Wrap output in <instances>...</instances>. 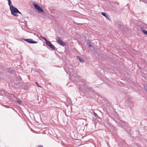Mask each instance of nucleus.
<instances>
[{
	"instance_id": "3",
	"label": "nucleus",
	"mask_w": 147,
	"mask_h": 147,
	"mask_svg": "<svg viewBox=\"0 0 147 147\" xmlns=\"http://www.w3.org/2000/svg\"><path fill=\"white\" fill-rule=\"evenodd\" d=\"M34 6L35 8L40 13L44 12V11L43 9L38 5L36 4H34Z\"/></svg>"
},
{
	"instance_id": "14",
	"label": "nucleus",
	"mask_w": 147,
	"mask_h": 147,
	"mask_svg": "<svg viewBox=\"0 0 147 147\" xmlns=\"http://www.w3.org/2000/svg\"><path fill=\"white\" fill-rule=\"evenodd\" d=\"M17 102H18V103L19 104H20L21 103V101L20 100H17Z\"/></svg>"
},
{
	"instance_id": "7",
	"label": "nucleus",
	"mask_w": 147,
	"mask_h": 147,
	"mask_svg": "<svg viewBox=\"0 0 147 147\" xmlns=\"http://www.w3.org/2000/svg\"><path fill=\"white\" fill-rule=\"evenodd\" d=\"M141 29L142 32L144 33L145 34H147V31L144 29V28L141 27Z\"/></svg>"
},
{
	"instance_id": "6",
	"label": "nucleus",
	"mask_w": 147,
	"mask_h": 147,
	"mask_svg": "<svg viewBox=\"0 0 147 147\" xmlns=\"http://www.w3.org/2000/svg\"><path fill=\"white\" fill-rule=\"evenodd\" d=\"M21 81L20 77H18L16 79L15 83L16 84H17L20 83Z\"/></svg>"
},
{
	"instance_id": "5",
	"label": "nucleus",
	"mask_w": 147,
	"mask_h": 147,
	"mask_svg": "<svg viewBox=\"0 0 147 147\" xmlns=\"http://www.w3.org/2000/svg\"><path fill=\"white\" fill-rule=\"evenodd\" d=\"M24 40L26 42L30 43H36L37 42L34 41L32 39H24Z\"/></svg>"
},
{
	"instance_id": "12",
	"label": "nucleus",
	"mask_w": 147,
	"mask_h": 147,
	"mask_svg": "<svg viewBox=\"0 0 147 147\" xmlns=\"http://www.w3.org/2000/svg\"><path fill=\"white\" fill-rule=\"evenodd\" d=\"M88 45L89 47H90L92 46V45H91L90 42H90L89 40H88Z\"/></svg>"
},
{
	"instance_id": "2",
	"label": "nucleus",
	"mask_w": 147,
	"mask_h": 147,
	"mask_svg": "<svg viewBox=\"0 0 147 147\" xmlns=\"http://www.w3.org/2000/svg\"><path fill=\"white\" fill-rule=\"evenodd\" d=\"M42 38L45 40V43L47 45L53 50H54L55 49V47L51 43L50 41H48L47 39L45 37H42Z\"/></svg>"
},
{
	"instance_id": "21",
	"label": "nucleus",
	"mask_w": 147,
	"mask_h": 147,
	"mask_svg": "<svg viewBox=\"0 0 147 147\" xmlns=\"http://www.w3.org/2000/svg\"><path fill=\"white\" fill-rule=\"evenodd\" d=\"M7 1H8L9 0H7Z\"/></svg>"
},
{
	"instance_id": "10",
	"label": "nucleus",
	"mask_w": 147,
	"mask_h": 147,
	"mask_svg": "<svg viewBox=\"0 0 147 147\" xmlns=\"http://www.w3.org/2000/svg\"><path fill=\"white\" fill-rule=\"evenodd\" d=\"M79 60L81 62H84V60L81 58L79 56H77Z\"/></svg>"
},
{
	"instance_id": "19",
	"label": "nucleus",
	"mask_w": 147,
	"mask_h": 147,
	"mask_svg": "<svg viewBox=\"0 0 147 147\" xmlns=\"http://www.w3.org/2000/svg\"><path fill=\"white\" fill-rule=\"evenodd\" d=\"M143 1L147 3V2L146 0H143Z\"/></svg>"
},
{
	"instance_id": "20",
	"label": "nucleus",
	"mask_w": 147,
	"mask_h": 147,
	"mask_svg": "<svg viewBox=\"0 0 147 147\" xmlns=\"http://www.w3.org/2000/svg\"><path fill=\"white\" fill-rule=\"evenodd\" d=\"M40 37H41V38H42V37H43V36H40Z\"/></svg>"
},
{
	"instance_id": "16",
	"label": "nucleus",
	"mask_w": 147,
	"mask_h": 147,
	"mask_svg": "<svg viewBox=\"0 0 147 147\" xmlns=\"http://www.w3.org/2000/svg\"><path fill=\"white\" fill-rule=\"evenodd\" d=\"M38 147H43V146L42 145H40L38 146Z\"/></svg>"
},
{
	"instance_id": "17",
	"label": "nucleus",
	"mask_w": 147,
	"mask_h": 147,
	"mask_svg": "<svg viewBox=\"0 0 147 147\" xmlns=\"http://www.w3.org/2000/svg\"><path fill=\"white\" fill-rule=\"evenodd\" d=\"M36 84L37 85V86L39 87H40L37 84V82H36Z\"/></svg>"
},
{
	"instance_id": "13",
	"label": "nucleus",
	"mask_w": 147,
	"mask_h": 147,
	"mask_svg": "<svg viewBox=\"0 0 147 147\" xmlns=\"http://www.w3.org/2000/svg\"><path fill=\"white\" fill-rule=\"evenodd\" d=\"M144 27H143V28H145L146 29H147V25H146V24H144L143 25Z\"/></svg>"
},
{
	"instance_id": "18",
	"label": "nucleus",
	"mask_w": 147,
	"mask_h": 147,
	"mask_svg": "<svg viewBox=\"0 0 147 147\" xmlns=\"http://www.w3.org/2000/svg\"><path fill=\"white\" fill-rule=\"evenodd\" d=\"M145 88L146 89V90L147 91V86H146L145 87Z\"/></svg>"
},
{
	"instance_id": "9",
	"label": "nucleus",
	"mask_w": 147,
	"mask_h": 147,
	"mask_svg": "<svg viewBox=\"0 0 147 147\" xmlns=\"http://www.w3.org/2000/svg\"><path fill=\"white\" fill-rule=\"evenodd\" d=\"M101 14L102 15H103V16L105 17L106 18H107V19H109V17L108 16V15H107V14H106L105 13L102 12L101 13Z\"/></svg>"
},
{
	"instance_id": "11",
	"label": "nucleus",
	"mask_w": 147,
	"mask_h": 147,
	"mask_svg": "<svg viewBox=\"0 0 147 147\" xmlns=\"http://www.w3.org/2000/svg\"><path fill=\"white\" fill-rule=\"evenodd\" d=\"M8 1V5H9V7H10V6H13V5H11V1L10 0H9Z\"/></svg>"
},
{
	"instance_id": "8",
	"label": "nucleus",
	"mask_w": 147,
	"mask_h": 147,
	"mask_svg": "<svg viewBox=\"0 0 147 147\" xmlns=\"http://www.w3.org/2000/svg\"><path fill=\"white\" fill-rule=\"evenodd\" d=\"M8 72L9 73L13 74L14 72V71L12 68H9L8 69Z\"/></svg>"
},
{
	"instance_id": "1",
	"label": "nucleus",
	"mask_w": 147,
	"mask_h": 147,
	"mask_svg": "<svg viewBox=\"0 0 147 147\" xmlns=\"http://www.w3.org/2000/svg\"><path fill=\"white\" fill-rule=\"evenodd\" d=\"M10 9L11 11V14L13 16L16 17L18 16V13L20 14H22L20 12L17 8L13 6H10Z\"/></svg>"
},
{
	"instance_id": "4",
	"label": "nucleus",
	"mask_w": 147,
	"mask_h": 147,
	"mask_svg": "<svg viewBox=\"0 0 147 147\" xmlns=\"http://www.w3.org/2000/svg\"><path fill=\"white\" fill-rule=\"evenodd\" d=\"M57 42L60 44L61 45L64 46L66 45L65 43L60 39L59 37H57L56 39Z\"/></svg>"
},
{
	"instance_id": "15",
	"label": "nucleus",
	"mask_w": 147,
	"mask_h": 147,
	"mask_svg": "<svg viewBox=\"0 0 147 147\" xmlns=\"http://www.w3.org/2000/svg\"><path fill=\"white\" fill-rule=\"evenodd\" d=\"M94 115L96 117V116H97V115L95 112H94Z\"/></svg>"
}]
</instances>
